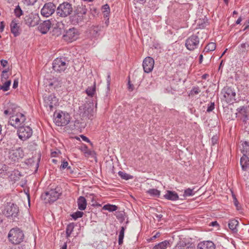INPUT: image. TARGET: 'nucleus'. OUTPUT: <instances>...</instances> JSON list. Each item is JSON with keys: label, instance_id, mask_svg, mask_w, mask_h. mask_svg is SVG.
Returning a JSON list of instances; mask_svg holds the SVG:
<instances>
[{"label": "nucleus", "instance_id": "f257e3e1", "mask_svg": "<svg viewBox=\"0 0 249 249\" xmlns=\"http://www.w3.org/2000/svg\"><path fill=\"white\" fill-rule=\"evenodd\" d=\"M61 194L60 188L56 186L55 188L46 191L44 194L42 195L41 197L44 199L46 203H52L57 200Z\"/></svg>", "mask_w": 249, "mask_h": 249}, {"label": "nucleus", "instance_id": "f03ea898", "mask_svg": "<svg viewBox=\"0 0 249 249\" xmlns=\"http://www.w3.org/2000/svg\"><path fill=\"white\" fill-rule=\"evenodd\" d=\"M8 237L14 244H18L23 241L24 235L23 231L18 228L12 229L9 232Z\"/></svg>", "mask_w": 249, "mask_h": 249}, {"label": "nucleus", "instance_id": "7ed1b4c3", "mask_svg": "<svg viewBox=\"0 0 249 249\" xmlns=\"http://www.w3.org/2000/svg\"><path fill=\"white\" fill-rule=\"evenodd\" d=\"M56 14L62 18H66L70 16L73 11L72 5L67 1L59 4L56 8Z\"/></svg>", "mask_w": 249, "mask_h": 249}, {"label": "nucleus", "instance_id": "20e7f679", "mask_svg": "<svg viewBox=\"0 0 249 249\" xmlns=\"http://www.w3.org/2000/svg\"><path fill=\"white\" fill-rule=\"evenodd\" d=\"M69 61L65 57L56 58L53 62V69L56 72H62L69 66Z\"/></svg>", "mask_w": 249, "mask_h": 249}, {"label": "nucleus", "instance_id": "39448f33", "mask_svg": "<svg viewBox=\"0 0 249 249\" xmlns=\"http://www.w3.org/2000/svg\"><path fill=\"white\" fill-rule=\"evenodd\" d=\"M54 121L56 125L58 126H65L68 124L70 121L71 117L69 113L61 112H54Z\"/></svg>", "mask_w": 249, "mask_h": 249}, {"label": "nucleus", "instance_id": "423d86ee", "mask_svg": "<svg viewBox=\"0 0 249 249\" xmlns=\"http://www.w3.org/2000/svg\"><path fill=\"white\" fill-rule=\"evenodd\" d=\"M44 106L48 110L53 111L59 105L58 99L55 96L54 93L44 98Z\"/></svg>", "mask_w": 249, "mask_h": 249}, {"label": "nucleus", "instance_id": "0eeeda50", "mask_svg": "<svg viewBox=\"0 0 249 249\" xmlns=\"http://www.w3.org/2000/svg\"><path fill=\"white\" fill-rule=\"evenodd\" d=\"M18 208L17 205L9 203L5 206L3 213L7 217L14 220L18 216Z\"/></svg>", "mask_w": 249, "mask_h": 249}, {"label": "nucleus", "instance_id": "6e6552de", "mask_svg": "<svg viewBox=\"0 0 249 249\" xmlns=\"http://www.w3.org/2000/svg\"><path fill=\"white\" fill-rule=\"evenodd\" d=\"M80 115L83 118L91 119L93 116V108L89 104H85L79 107Z\"/></svg>", "mask_w": 249, "mask_h": 249}, {"label": "nucleus", "instance_id": "1a4fd4ad", "mask_svg": "<svg viewBox=\"0 0 249 249\" xmlns=\"http://www.w3.org/2000/svg\"><path fill=\"white\" fill-rule=\"evenodd\" d=\"M79 33L75 28H70L67 30L63 36L64 40L68 42H71L76 40L79 36Z\"/></svg>", "mask_w": 249, "mask_h": 249}, {"label": "nucleus", "instance_id": "9d476101", "mask_svg": "<svg viewBox=\"0 0 249 249\" xmlns=\"http://www.w3.org/2000/svg\"><path fill=\"white\" fill-rule=\"evenodd\" d=\"M199 45V38L196 35L189 36L185 41V47L190 51H193L198 48Z\"/></svg>", "mask_w": 249, "mask_h": 249}, {"label": "nucleus", "instance_id": "9b49d317", "mask_svg": "<svg viewBox=\"0 0 249 249\" xmlns=\"http://www.w3.org/2000/svg\"><path fill=\"white\" fill-rule=\"evenodd\" d=\"M222 92L223 93L224 98L227 103L235 100L236 92L233 88L226 86L223 89Z\"/></svg>", "mask_w": 249, "mask_h": 249}, {"label": "nucleus", "instance_id": "f8f14e48", "mask_svg": "<svg viewBox=\"0 0 249 249\" xmlns=\"http://www.w3.org/2000/svg\"><path fill=\"white\" fill-rule=\"evenodd\" d=\"M196 247L195 244L188 241L187 239L185 238H179L178 241L177 242L176 245L174 248V249H195Z\"/></svg>", "mask_w": 249, "mask_h": 249}, {"label": "nucleus", "instance_id": "ddd939ff", "mask_svg": "<svg viewBox=\"0 0 249 249\" xmlns=\"http://www.w3.org/2000/svg\"><path fill=\"white\" fill-rule=\"evenodd\" d=\"M25 120V118L23 114L18 112V114L12 115L10 117L9 123L11 125L14 126L15 128L19 127L21 123L24 122Z\"/></svg>", "mask_w": 249, "mask_h": 249}, {"label": "nucleus", "instance_id": "4468645a", "mask_svg": "<svg viewBox=\"0 0 249 249\" xmlns=\"http://www.w3.org/2000/svg\"><path fill=\"white\" fill-rule=\"evenodd\" d=\"M56 10V6L53 2H48L44 4L41 9V13L42 16L48 17L51 16Z\"/></svg>", "mask_w": 249, "mask_h": 249}, {"label": "nucleus", "instance_id": "2eb2a0df", "mask_svg": "<svg viewBox=\"0 0 249 249\" xmlns=\"http://www.w3.org/2000/svg\"><path fill=\"white\" fill-rule=\"evenodd\" d=\"M18 134L20 139L26 140L31 136V128L30 126H20L18 130Z\"/></svg>", "mask_w": 249, "mask_h": 249}, {"label": "nucleus", "instance_id": "dca6fc26", "mask_svg": "<svg viewBox=\"0 0 249 249\" xmlns=\"http://www.w3.org/2000/svg\"><path fill=\"white\" fill-rule=\"evenodd\" d=\"M23 156L22 149L20 147L12 148L9 152V158L12 161H16Z\"/></svg>", "mask_w": 249, "mask_h": 249}, {"label": "nucleus", "instance_id": "f3484780", "mask_svg": "<svg viewBox=\"0 0 249 249\" xmlns=\"http://www.w3.org/2000/svg\"><path fill=\"white\" fill-rule=\"evenodd\" d=\"M154 60L151 57H146L143 61L142 67L144 71L146 73L151 72L154 67Z\"/></svg>", "mask_w": 249, "mask_h": 249}, {"label": "nucleus", "instance_id": "a211bd4d", "mask_svg": "<svg viewBox=\"0 0 249 249\" xmlns=\"http://www.w3.org/2000/svg\"><path fill=\"white\" fill-rule=\"evenodd\" d=\"M52 23L50 20H46L40 23L36 26V29L42 34H46L50 30Z\"/></svg>", "mask_w": 249, "mask_h": 249}, {"label": "nucleus", "instance_id": "6ab92c4d", "mask_svg": "<svg viewBox=\"0 0 249 249\" xmlns=\"http://www.w3.org/2000/svg\"><path fill=\"white\" fill-rule=\"evenodd\" d=\"M62 83L58 79H53L51 80L49 82V84L46 86V90L48 89L49 90H51L52 91L54 90H57L58 89L61 87Z\"/></svg>", "mask_w": 249, "mask_h": 249}, {"label": "nucleus", "instance_id": "aec40b11", "mask_svg": "<svg viewBox=\"0 0 249 249\" xmlns=\"http://www.w3.org/2000/svg\"><path fill=\"white\" fill-rule=\"evenodd\" d=\"M197 249H215V246L211 241H204L197 244Z\"/></svg>", "mask_w": 249, "mask_h": 249}, {"label": "nucleus", "instance_id": "412c9836", "mask_svg": "<svg viewBox=\"0 0 249 249\" xmlns=\"http://www.w3.org/2000/svg\"><path fill=\"white\" fill-rule=\"evenodd\" d=\"M165 198L172 201L178 199V196L177 193L174 191H167L166 194L164 196Z\"/></svg>", "mask_w": 249, "mask_h": 249}, {"label": "nucleus", "instance_id": "4be33fe9", "mask_svg": "<svg viewBox=\"0 0 249 249\" xmlns=\"http://www.w3.org/2000/svg\"><path fill=\"white\" fill-rule=\"evenodd\" d=\"M11 32L14 36H17L19 35V26L18 23L14 20H12L10 24Z\"/></svg>", "mask_w": 249, "mask_h": 249}, {"label": "nucleus", "instance_id": "5701e85b", "mask_svg": "<svg viewBox=\"0 0 249 249\" xmlns=\"http://www.w3.org/2000/svg\"><path fill=\"white\" fill-rule=\"evenodd\" d=\"M240 164L243 170L246 171L249 166V159L248 156L243 155L240 159Z\"/></svg>", "mask_w": 249, "mask_h": 249}, {"label": "nucleus", "instance_id": "b1692460", "mask_svg": "<svg viewBox=\"0 0 249 249\" xmlns=\"http://www.w3.org/2000/svg\"><path fill=\"white\" fill-rule=\"evenodd\" d=\"M78 209L81 211L85 210L87 206V200L84 196H80L77 200Z\"/></svg>", "mask_w": 249, "mask_h": 249}, {"label": "nucleus", "instance_id": "393cba45", "mask_svg": "<svg viewBox=\"0 0 249 249\" xmlns=\"http://www.w3.org/2000/svg\"><path fill=\"white\" fill-rule=\"evenodd\" d=\"M82 20L83 17L80 15H76L75 13L70 17V21L73 25L77 24L79 21H81Z\"/></svg>", "mask_w": 249, "mask_h": 249}, {"label": "nucleus", "instance_id": "a878e982", "mask_svg": "<svg viewBox=\"0 0 249 249\" xmlns=\"http://www.w3.org/2000/svg\"><path fill=\"white\" fill-rule=\"evenodd\" d=\"M238 221L237 220L232 219L230 220L228 224L229 227L233 233H236L237 232V226H238Z\"/></svg>", "mask_w": 249, "mask_h": 249}, {"label": "nucleus", "instance_id": "bb28decb", "mask_svg": "<svg viewBox=\"0 0 249 249\" xmlns=\"http://www.w3.org/2000/svg\"><path fill=\"white\" fill-rule=\"evenodd\" d=\"M35 153H36L35 154V156L33 157L32 159H33L34 160L35 158H36V163L35 164V173H36L37 172L38 167H39V162H40V159H41V152L39 150L38 151H36V149Z\"/></svg>", "mask_w": 249, "mask_h": 249}, {"label": "nucleus", "instance_id": "cd10ccee", "mask_svg": "<svg viewBox=\"0 0 249 249\" xmlns=\"http://www.w3.org/2000/svg\"><path fill=\"white\" fill-rule=\"evenodd\" d=\"M74 13L83 17V15L87 13L86 6L83 5L78 6L76 9L74 11Z\"/></svg>", "mask_w": 249, "mask_h": 249}, {"label": "nucleus", "instance_id": "c85d7f7f", "mask_svg": "<svg viewBox=\"0 0 249 249\" xmlns=\"http://www.w3.org/2000/svg\"><path fill=\"white\" fill-rule=\"evenodd\" d=\"M169 245V242L165 240L154 246L153 249H166Z\"/></svg>", "mask_w": 249, "mask_h": 249}, {"label": "nucleus", "instance_id": "c756f323", "mask_svg": "<svg viewBox=\"0 0 249 249\" xmlns=\"http://www.w3.org/2000/svg\"><path fill=\"white\" fill-rule=\"evenodd\" d=\"M242 149L241 150L243 155H249V142L247 141L244 142L242 144Z\"/></svg>", "mask_w": 249, "mask_h": 249}, {"label": "nucleus", "instance_id": "7c9ffc66", "mask_svg": "<svg viewBox=\"0 0 249 249\" xmlns=\"http://www.w3.org/2000/svg\"><path fill=\"white\" fill-rule=\"evenodd\" d=\"M249 109V106H242L238 107L237 109V111L238 113L241 116V117L243 116H245L246 115H248V110Z\"/></svg>", "mask_w": 249, "mask_h": 249}, {"label": "nucleus", "instance_id": "2f4dec72", "mask_svg": "<svg viewBox=\"0 0 249 249\" xmlns=\"http://www.w3.org/2000/svg\"><path fill=\"white\" fill-rule=\"evenodd\" d=\"M216 48V44L214 42L209 43L204 48L203 53L205 54V53L214 51Z\"/></svg>", "mask_w": 249, "mask_h": 249}, {"label": "nucleus", "instance_id": "473e14b6", "mask_svg": "<svg viewBox=\"0 0 249 249\" xmlns=\"http://www.w3.org/2000/svg\"><path fill=\"white\" fill-rule=\"evenodd\" d=\"M41 22L38 14H35L32 17V27L37 26Z\"/></svg>", "mask_w": 249, "mask_h": 249}, {"label": "nucleus", "instance_id": "72a5a7b5", "mask_svg": "<svg viewBox=\"0 0 249 249\" xmlns=\"http://www.w3.org/2000/svg\"><path fill=\"white\" fill-rule=\"evenodd\" d=\"M96 89L95 83H94L93 86L89 87L86 90V92L89 96L93 97L94 95Z\"/></svg>", "mask_w": 249, "mask_h": 249}, {"label": "nucleus", "instance_id": "f704fd0d", "mask_svg": "<svg viewBox=\"0 0 249 249\" xmlns=\"http://www.w3.org/2000/svg\"><path fill=\"white\" fill-rule=\"evenodd\" d=\"M75 227V224L74 223H71L68 225L66 228V236L67 238L69 237L73 231Z\"/></svg>", "mask_w": 249, "mask_h": 249}, {"label": "nucleus", "instance_id": "c9c22d12", "mask_svg": "<svg viewBox=\"0 0 249 249\" xmlns=\"http://www.w3.org/2000/svg\"><path fill=\"white\" fill-rule=\"evenodd\" d=\"M102 27L101 26H94L92 27L91 30V34L93 36L96 37L99 35V32L102 30Z\"/></svg>", "mask_w": 249, "mask_h": 249}, {"label": "nucleus", "instance_id": "e433bc0d", "mask_svg": "<svg viewBox=\"0 0 249 249\" xmlns=\"http://www.w3.org/2000/svg\"><path fill=\"white\" fill-rule=\"evenodd\" d=\"M104 210H107L109 212L116 211L118 209V207L115 205L107 204L105 205L102 208Z\"/></svg>", "mask_w": 249, "mask_h": 249}, {"label": "nucleus", "instance_id": "4c0bfd02", "mask_svg": "<svg viewBox=\"0 0 249 249\" xmlns=\"http://www.w3.org/2000/svg\"><path fill=\"white\" fill-rule=\"evenodd\" d=\"M125 228L124 227H122L121 230L119 232L118 243L119 245H121L123 243V239L124 237Z\"/></svg>", "mask_w": 249, "mask_h": 249}, {"label": "nucleus", "instance_id": "58836bf2", "mask_svg": "<svg viewBox=\"0 0 249 249\" xmlns=\"http://www.w3.org/2000/svg\"><path fill=\"white\" fill-rule=\"evenodd\" d=\"M147 193L153 196L159 197L160 192L156 189H151L147 191Z\"/></svg>", "mask_w": 249, "mask_h": 249}, {"label": "nucleus", "instance_id": "ea45409f", "mask_svg": "<svg viewBox=\"0 0 249 249\" xmlns=\"http://www.w3.org/2000/svg\"><path fill=\"white\" fill-rule=\"evenodd\" d=\"M8 108L11 109V111L12 112H10V114H12V115L18 114V113L17 112L16 110L18 109V111H19V109L16 105L13 104H9L8 106Z\"/></svg>", "mask_w": 249, "mask_h": 249}, {"label": "nucleus", "instance_id": "a19ab883", "mask_svg": "<svg viewBox=\"0 0 249 249\" xmlns=\"http://www.w3.org/2000/svg\"><path fill=\"white\" fill-rule=\"evenodd\" d=\"M118 175L119 176L121 177L122 178L128 180L129 179H132L133 178V176H131L124 172L123 171H119L118 172Z\"/></svg>", "mask_w": 249, "mask_h": 249}, {"label": "nucleus", "instance_id": "79ce46f5", "mask_svg": "<svg viewBox=\"0 0 249 249\" xmlns=\"http://www.w3.org/2000/svg\"><path fill=\"white\" fill-rule=\"evenodd\" d=\"M200 92V89L197 86L193 87L192 89L191 90L189 95L193 96L196 94H198Z\"/></svg>", "mask_w": 249, "mask_h": 249}, {"label": "nucleus", "instance_id": "37998d69", "mask_svg": "<svg viewBox=\"0 0 249 249\" xmlns=\"http://www.w3.org/2000/svg\"><path fill=\"white\" fill-rule=\"evenodd\" d=\"M83 212L81 211H77L71 214V216L74 220H76L78 218L82 217L83 215Z\"/></svg>", "mask_w": 249, "mask_h": 249}, {"label": "nucleus", "instance_id": "c03bdc74", "mask_svg": "<svg viewBox=\"0 0 249 249\" xmlns=\"http://www.w3.org/2000/svg\"><path fill=\"white\" fill-rule=\"evenodd\" d=\"M10 84L11 81H7L5 82L2 86H0V89H2L4 91H6L9 90Z\"/></svg>", "mask_w": 249, "mask_h": 249}, {"label": "nucleus", "instance_id": "a18cd8bd", "mask_svg": "<svg viewBox=\"0 0 249 249\" xmlns=\"http://www.w3.org/2000/svg\"><path fill=\"white\" fill-rule=\"evenodd\" d=\"M248 48H249V43H242L241 44L240 47H239V51L241 53H245Z\"/></svg>", "mask_w": 249, "mask_h": 249}, {"label": "nucleus", "instance_id": "49530a36", "mask_svg": "<svg viewBox=\"0 0 249 249\" xmlns=\"http://www.w3.org/2000/svg\"><path fill=\"white\" fill-rule=\"evenodd\" d=\"M103 9L104 10L103 13H104V15L107 16L110 12V8L109 5L107 4L104 5L103 6Z\"/></svg>", "mask_w": 249, "mask_h": 249}, {"label": "nucleus", "instance_id": "de8ad7c7", "mask_svg": "<svg viewBox=\"0 0 249 249\" xmlns=\"http://www.w3.org/2000/svg\"><path fill=\"white\" fill-rule=\"evenodd\" d=\"M15 14L17 17H19L21 15H22V11L19 6H17L15 8Z\"/></svg>", "mask_w": 249, "mask_h": 249}, {"label": "nucleus", "instance_id": "09e8293b", "mask_svg": "<svg viewBox=\"0 0 249 249\" xmlns=\"http://www.w3.org/2000/svg\"><path fill=\"white\" fill-rule=\"evenodd\" d=\"M193 195L194 193H193V189L188 188L184 191V196H193Z\"/></svg>", "mask_w": 249, "mask_h": 249}, {"label": "nucleus", "instance_id": "8fccbe9b", "mask_svg": "<svg viewBox=\"0 0 249 249\" xmlns=\"http://www.w3.org/2000/svg\"><path fill=\"white\" fill-rule=\"evenodd\" d=\"M214 108V102H211L210 104H208V107L207 109V112H210L212 111Z\"/></svg>", "mask_w": 249, "mask_h": 249}, {"label": "nucleus", "instance_id": "3c124183", "mask_svg": "<svg viewBox=\"0 0 249 249\" xmlns=\"http://www.w3.org/2000/svg\"><path fill=\"white\" fill-rule=\"evenodd\" d=\"M24 20L26 24H27L29 27L31 26V19L29 16H26L24 18Z\"/></svg>", "mask_w": 249, "mask_h": 249}, {"label": "nucleus", "instance_id": "603ef678", "mask_svg": "<svg viewBox=\"0 0 249 249\" xmlns=\"http://www.w3.org/2000/svg\"><path fill=\"white\" fill-rule=\"evenodd\" d=\"M68 164H69L68 162L67 161L63 160V161L62 162V164L60 167V169L61 170H63V169L66 168V167H68Z\"/></svg>", "mask_w": 249, "mask_h": 249}, {"label": "nucleus", "instance_id": "864d4df0", "mask_svg": "<svg viewBox=\"0 0 249 249\" xmlns=\"http://www.w3.org/2000/svg\"><path fill=\"white\" fill-rule=\"evenodd\" d=\"M59 154H61V152L58 150H57V151H51V157H56Z\"/></svg>", "mask_w": 249, "mask_h": 249}, {"label": "nucleus", "instance_id": "5fc2aeb1", "mask_svg": "<svg viewBox=\"0 0 249 249\" xmlns=\"http://www.w3.org/2000/svg\"><path fill=\"white\" fill-rule=\"evenodd\" d=\"M212 143L213 145H214L215 144L217 143L218 142V137L217 136H213L212 138Z\"/></svg>", "mask_w": 249, "mask_h": 249}, {"label": "nucleus", "instance_id": "6e6d98bb", "mask_svg": "<svg viewBox=\"0 0 249 249\" xmlns=\"http://www.w3.org/2000/svg\"><path fill=\"white\" fill-rule=\"evenodd\" d=\"M128 89L130 91H132L134 90V86L133 84H132L130 82V79H129L128 80Z\"/></svg>", "mask_w": 249, "mask_h": 249}, {"label": "nucleus", "instance_id": "4d7b16f0", "mask_svg": "<svg viewBox=\"0 0 249 249\" xmlns=\"http://www.w3.org/2000/svg\"><path fill=\"white\" fill-rule=\"evenodd\" d=\"M241 119L245 124H246L248 122V121L249 120V114L241 117Z\"/></svg>", "mask_w": 249, "mask_h": 249}, {"label": "nucleus", "instance_id": "13d9d810", "mask_svg": "<svg viewBox=\"0 0 249 249\" xmlns=\"http://www.w3.org/2000/svg\"><path fill=\"white\" fill-rule=\"evenodd\" d=\"M107 87L109 88L110 84V81H111V76H110V73H109V72L107 73Z\"/></svg>", "mask_w": 249, "mask_h": 249}, {"label": "nucleus", "instance_id": "bf43d9fd", "mask_svg": "<svg viewBox=\"0 0 249 249\" xmlns=\"http://www.w3.org/2000/svg\"><path fill=\"white\" fill-rule=\"evenodd\" d=\"M0 64L3 67H5L8 64V62L6 60L2 59L0 60Z\"/></svg>", "mask_w": 249, "mask_h": 249}, {"label": "nucleus", "instance_id": "052dcab7", "mask_svg": "<svg viewBox=\"0 0 249 249\" xmlns=\"http://www.w3.org/2000/svg\"><path fill=\"white\" fill-rule=\"evenodd\" d=\"M18 79H15L14 81V83L13 85V88L16 89L18 86Z\"/></svg>", "mask_w": 249, "mask_h": 249}, {"label": "nucleus", "instance_id": "680f3d73", "mask_svg": "<svg viewBox=\"0 0 249 249\" xmlns=\"http://www.w3.org/2000/svg\"><path fill=\"white\" fill-rule=\"evenodd\" d=\"M26 194L27 197L28 198L29 206L30 207V205H31V202H30L31 201H30V193H29V190H28L27 193H26Z\"/></svg>", "mask_w": 249, "mask_h": 249}, {"label": "nucleus", "instance_id": "e2e57ef3", "mask_svg": "<svg viewBox=\"0 0 249 249\" xmlns=\"http://www.w3.org/2000/svg\"><path fill=\"white\" fill-rule=\"evenodd\" d=\"M244 25L245 26L243 31H245L247 29H249V19L247 21V23H245L244 24Z\"/></svg>", "mask_w": 249, "mask_h": 249}, {"label": "nucleus", "instance_id": "0e129e2a", "mask_svg": "<svg viewBox=\"0 0 249 249\" xmlns=\"http://www.w3.org/2000/svg\"><path fill=\"white\" fill-rule=\"evenodd\" d=\"M24 2V4L27 6H30L31 3V0H22Z\"/></svg>", "mask_w": 249, "mask_h": 249}, {"label": "nucleus", "instance_id": "69168bd1", "mask_svg": "<svg viewBox=\"0 0 249 249\" xmlns=\"http://www.w3.org/2000/svg\"><path fill=\"white\" fill-rule=\"evenodd\" d=\"M160 235V232H157L156 234L151 237V240H153L155 239L157 237H159Z\"/></svg>", "mask_w": 249, "mask_h": 249}, {"label": "nucleus", "instance_id": "338daca9", "mask_svg": "<svg viewBox=\"0 0 249 249\" xmlns=\"http://www.w3.org/2000/svg\"><path fill=\"white\" fill-rule=\"evenodd\" d=\"M233 203L235 205V206L238 208V202L237 201V199L235 197V196H233Z\"/></svg>", "mask_w": 249, "mask_h": 249}, {"label": "nucleus", "instance_id": "774afa93", "mask_svg": "<svg viewBox=\"0 0 249 249\" xmlns=\"http://www.w3.org/2000/svg\"><path fill=\"white\" fill-rule=\"evenodd\" d=\"M155 216L158 219V221H160L163 216L162 215L160 214H155Z\"/></svg>", "mask_w": 249, "mask_h": 249}]
</instances>
